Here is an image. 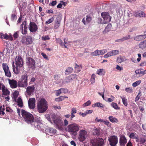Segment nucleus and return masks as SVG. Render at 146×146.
Here are the masks:
<instances>
[{
	"label": "nucleus",
	"instance_id": "f257e3e1",
	"mask_svg": "<svg viewBox=\"0 0 146 146\" xmlns=\"http://www.w3.org/2000/svg\"><path fill=\"white\" fill-rule=\"evenodd\" d=\"M21 111L22 116L25 121L28 123L35 126V122L33 115L23 110H21Z\"/></svg>",
	"mask_w": 146,
	"mask_h": 146
},
{
	"label": "nucleus",
	"instance_id": "f03ea898",
	"mask_svg": "<svg viewBox=\"0 0 146 146\" xmlns=\"http://www.w3.org/2000/svg\"><path fill=\"white\" fill-rule=\"evenodd\" d=\"M37 107L39 113H43L48 109L47 102L44 99L42 98L37 103Z\"/></svg>",
	"mask_w": 146,
	"mask_h": 146
},
{
	"label": "nucleus",
	"instance_id": "7ed1b4c3",
	"mask_svg": "<svg viewBox=\"0 0 146 146\" xmlns=\"http://www.w3.org/2000/svg\"><path fill=\"white\" fill-rule=\"evenodd\" d=\"M80 129L79 125L75 123H73L68 125L67 130L71 135L75 136L77 134V132Z\"/></svg>",
	"mask_w": 146,
	"mask_h": 146
},
{
	"label": "nucleus",
	"instance_id": "20e7f679",
	"mask_svg": "<svg viewBox=\"0 0 146 146\" xmlns=\"http://www.w3.org/2000/svg\"><path fill=\"white\" fill-rule=\"evenodd\" d=\"M90 142L93 146H104L105 144L104 140L101 138L91 139Z\"/></svg>",
	"mask_w": 146,
	"mask_h": 146
},
{
	"label": "nucleus",
	"instance_id": "39448f33",
	"mask_svg": "<svg viewBox=\"0 0 146 146\" xmlns=\"http://www.w3.org/2000/svg\"><path fill=\"white\" fill-rule=\"evenodd\" d=\"M26 64L29 68L34 69L35 68V61L31 57H28L26 60Z\"/></svg>",
	"mask_w": 146,
	"mask_h": 146
},
{
	"label": "nucleus",
	"instance_id": "423d86ee",
	"mask_svg": "<svg viewBox=\"0 0 146 146\" xmlns=\"http://www.w3.org/2000/svg\"><path fill=\"white\" fill-rule=\"evenodd\" d=\"M88 136L86 131L84 130L81 129L79 131L78 138L80 141L83 142L86 140Z\"/></svg>",
	"mask_w": 146,
	"mask_h": 146
},
{
	"label": "nucleus",
	"instance_id": "0eeeda50",
	"mask_svg": "<svg viewBox=\"0 0 146 146\" xmlns=\"http://www.w3.org/2000/svg\"><path fill=\"white\" fill-rule=\"evenodd\" d=\"M108 141L111 146H115L117 143L118 139L116 136L113 135L109 137Z\"/></svg>",
	"mask_w": 146,
	"mask_h": 146
},
{
	"label": "nucleus",
	"instance_id": "6e6552de",
	"mask_svg": "<svg viewBox=\"0 0 146 146\" xmlns=\"http://www.w3.org/2000/svg\"><path fill=\"white\" fill-rule=\"evenodd\" d=\"M53 121L56 127L60 130L62 129V126L63 125V122L60 118H54L53 119Z\"/></svg>",
	"mask_w": 146,
	"mask_h": 146
},
{
	"label": "nucleus",
	"instance_id": "1a4fd4ad",
	"mask_svg": "<svg viewBox=\"0 0 146 146\" xmlns=\"http://www.w3.org/2000/svg\"><path fill=\"white\" fill-rule=\"evenodd\" d=\"M2 66L4 71L5 75L8 77H11V73L7 64L6 63H3L2 64Z\"/></svg>",
	"mask_w": 146,
	"mask_h": 146
},
{
	"label": "nucleus",
	"instance_id": "9d476101",
	"mask_svg": "<svg viewBox=\"0 0 146 146\" xmlns=\"http://www.w3.org/2000/svg\"><path fill=\"white\" fill-rule=\"evenodd\" d=\"M101 15L103 19V23L104 24L107 23L110 21L111 17L108 13H101Z\"/></svg>",
	"mask_w": 146,
	"mask_h": 146
},
{
	"label": "nucleus",
	"instance_id": "9b49d317",
	"mask_svg": "<svg viewBox=\"0 0 146 146\" xmlns=\"http://www.w3.org/2000/svg\"><path fill=\"white\" fill-rule=\"evenodd\" d=\"M27 23L26 21L23 22L21 25L20 27V30L21 31V33L23 34H26L27 32Z\"/></svg>",
	"mask_w": 146,
	"mask_h": 146
},
{
	"label": "nucleus",
	"instance_id": "f8f14e48",
	"mask_svg": "<svg viewBox=\"0 0 146 146\" xmlns=\"http://www.w3.org/2000/svg\"><path fill=\"white\" fill-rule=\"evenodd\" d=\"M21 41L23 43H26L28 45L31 44L33 42L32 38L30 36L24 37L22 38Z\"/></svg>",
	"mask_w": 146,
	"mask_h": 146
},
{
	"label": "nucleus",
	"instance_id": "ddd939ff",
	"mask_svg": "<svg viewBox=\"0 0 146 146\" xmlns=\"http://www.w3.org/2000/svg\"><path fill=\"white\" fill-rule=\"evenodd\" d=\"M35 87L34 86H28L26 88V91L25 93L26 96L33 94L34 92Z\"/></svg>",
	"mask_w": 146,
	"mask_h": 146
},
{
	"label": "nucleus",
	"instance_id": "4468645a",
	"mask_svg": "<svg viewBox=\"0 0 146 146\" xmlns=\"http://www.w3.org/2000/svg\"><path fill=\"white\" fill-rule=\"evenodd\" d=\"M23 59L20 56H17L15 59V64L17 67H22L23 64Z\"/></svg>",
	"mask_w": 146,
	"mask_h": 146
},
{
	"label": "nucleus",
	"instance_id": "2eb2a0df",
	"mask_svg": "<svg viewBox=\"0 0 146 146\" xmlns=\"http://www.w3.org/2000/svg\"><path fill=\"white\" fill-rule=\"evenodd\" d=\"M119 54L118 50H112L110 51L104 55V57L107 58L110 57L118 55Z\"/></svg>",
	"mask_w": 146,
	"mask_h": 146
},
{
	"label": "nucleus",
	"instance_id": "dca6fc26",
	"mask_svg": "<svg viewBox=\"0 0 146 146\" xmlns=\"http://www.w3.org/2000/svg\"><path fill=\"white\" fill-rule=\"evenodd\" d=\"M29 28L31 32L34 33L37 31L38 27L37 25L35 23L31 22L29 25Z\"/></svg>",
	"mask_w": 146,
	"mask_h": 146
},
{
	"label": "nucleus",
	"instance_id": "f3484780",
	"mask_svg": "<svg viewBox=\"0 0 146 146\" xmlns=\"http://www.w3.org/2000/svg\"><path fill=\"white\" fill-rule=\"evenodd\" d=\"M28 104L30 108L34 109L35 107V99L33 98L29 99L28 101Z\"/></svg>",
	"mask_w": 146,
	"mask_h": 146
},
{
	"label": "nucleus",
	"instance_id": "a211bd4d",
	"mask_svg": "<svg viewBox=\"0 0 146 146\" xmlns=\"http://www.w3.org/2000/svg\"><path fill=\"white\" fill-rule=\"evenodd\" d=\"M127 142V140L125 137L124 135H121L120 136L119 143L121 145H124Z\"/></svg>",
	"mask_w": 146,
	"mask_h": 146
},
{
	"label": "nucleus",
	"instance_id": "6ab92c4d",
	"mask_svg": "<svg viewBox=\"0 0 146 146\" xmlns=\"http://www.w3.org/2000/svg\"><path fill=\"white\" fill-rule=\"evenodd\" d=\"M9 84L12 88H15L17 86V82L14 80L8 79Z\"/></svg>",
	"mask_w": 146,
	"mask_h": 146
},
{
	"label": "nucleus",
	"instance_id": "aec40b11",
	"mask_svg": "<svg viewBox=\"0 0 146 146\" xmlns=\"http://www.w3.org/2000/svg\"><path fill=\"white\" fill-rule=\"evenodd\" d=\"M146 38V34L140 35L136 36L134 38V40L137 41H140Z\"/></svg>",
	"mask_w": 146,
	"mask_h": 146
},
{
	"label": "nucleus",
	"instance_id": "412c9836",
	"mask_svg": "<svg viewBox=\"0 0 146 146\" xmlns=\"http://www.w3.org/2000/svg\"><path fill=\"white\" fill-rule=\"evenodd\" d=\"M27 85V81L20 80L18 82L19 86L21 87H26Z\"/></svg>",
	"mask_w": 146,
	"mask_h": 146
},
{
	"label": "nucleus",
	"instance_id": "4be33fe9",
	"mask_svg": "<svg viewBox=\"0 0 146 146\" xmlns=\"http://www.w3.org/2000/svg\"><path fill=\"white\" fill-rule=\"evenodd\" d=\"M2 90L3 94L6 96H9L10 94L9 91L4 85H3L2 88Z\"/></svg>",
	"mask_w": 146,
	"mask_h": 146
},
{
	"label": "nucleus",
	"instance_id": "5701e85b",
	"mask_svg": "<svg viewBox=\"0 0 146 146\" xmlns=\"http://www.w3.org/2000/svg\"><path fill=\"white\" fill-rule=\"evenodd\" d=\"M126 60L125 57L119 56L117 58L116 62L117 63H121L125 61Z\"/></svg>",
	"mask_w": 146,
	"mask_h": 146
},
{
	"label": "nucleus",
	"instance_id": "b1692460",
	"mask_svg": "<svg viewBox=\"0 0 146 146\" xmlns=\"http://www.w3.org/2000/svg\"><path fill=\"white\" fill-rule=\"evenodd\" d=\"M129 137L132 139H135L136 141L138 142L139 141L138 135L135 133H131L130 134Z\"/></svg>",
	"mask_w": 146,
	"mask_h": 146
},
{
	"label": "nucleus",
	"instance_id": "393cba45",
	"mask_svg": "<svg viewBox=\"0 0 146 146\" xmlns=\"http://www.w3.org/2000/svg\"><path fill=\"white\" fill-rule=\"evenodd\" d=\"M100 129L99 128L95 127L93 130V133L94 135L98 136L100 134Z\"/></svg>",
	"mask_w": 146,
	"mask_h": 146
},
{
	"label": "nucleus",
	"instance_id": "a878e982",
	"mask_svg": "<svg viewBox=\"0 0 146 146\" xmlns=\"http://www.w3.org/2000/svg\"><path fill=\"white\" fill-rule=\"evenodd\" d=\"M109 120L112 123H117L118 122V120L115 117H113L112 116H110L109 117Z\"/></svg>",
	"mask_w": 146,
	"mask_h": 146
},
{
	"label": "nucleus",
	"instance_id": "bb28decb",
	"mask_svg": "<svg viewBox=\"0 0 146 146\" xmlns=\"http://www.w3.org/2000/svg\"><path fill=\"white\" fill-rule=\"evenodd\" d=\"M139 47L143 49L146 47V40L141 42L139 44Z\"/></svg>",
	"mask_w": 146,
	"mask_h": 146
},
{
	"label": "nucleus",
	"instance_id": "cd10ccee",
	"mask_svg": "<svg viewBox=\"0 0 146 146\" xmlns=\"http://www.w3.org/2000/svg\"><path fill=\"white\" fill-rule=\"evenodd\" d=\"M92 106L93 107L96 106L100 108H104L105 107V105L100 102H97L93 104Z\"/></svg>",
	"mask_w": 146,
	"mask_h": 146
},
{
	"label": "nucleus",
	"instance_id": "c85d7f7f",
	"mask_svg": "<svg viewBox=\"0 0 146 146\" xmlns=\"http://www.w3.org/2000/svg\"><path fill=\"white\" fill-rule=\"evenodd\" d=\"M13 63H14V62ZM13 72L16 74H19L20 72V71L18 69V67H17V66L16 67H15L14 65V64H13Z\"/></svg>",
	"mask_w": 146,
	"mask_h": 146
},
{
	"label": "nucleus",
	"instance_id": "c756f323",
	"mask_svg": "<svg viewBox=\"0 0 146 146\" xmlns=\"http://www.w3.org/2000/svg\"><path fill=\"white\" fill-rule=\"evenodd\" d=\"M75 71L76 72H78L80 71L82 67L81 66L78 65L77 64H75Z\"/></svg>",
	"mask_w": 146,
	"mask_h": 146
},
{
	"label": "nucleus",
	"instance_id": "7c9ffc66",
	"mask_svg": "<svg viewBox=\"0 0 146 146\" xmlns=\"http://www.w3.org/2000/svg\"><path fill=\"white\" fill-rule=\"evenodd\" d=\"M73 71V69L72 68L69 67L66 70L65 73L66 75H68L72 73Z\"/></svg>",
	"mask_w": 146,
	"mask_h": 146
},
{
	"label": "nucleus",
	"instance_id": "2f4dec72",
	"mask_svg": "<svg viewBox=\"0 0 146 146\" xmlns=\"http://www.w3.org/2000/svg\"><path fill=\"white\" fill-rule=\"evenodd\" d=\"M139 141L141 144L145 143L146 142V136H144L141 137L139 140Z\"/></svg>",
	"mask_w": 146,
	"mask_h": 146
},
{
	"label": "nucleus",
	"instance_id": "473e14b6",
	"mask_svg": "<svg viewBox=\"0 0 146 146\" xmlns=\"http://www.w3.org/2000/svg\"><path fill=\"white\" fill-rule=\"evenodd\" d=\"M140 17H144L145 16V13L143 11H139L137 12V15L136 16Z\"/></svg>",
	"mask_w": 146,
	"mask_h": 146
},
{
	"label": "nucleus",
	"instance_id": "72a5a7b5",
	"mask_svg": "<svg viewBox=\"0 0 146 146\" xmlns=\"http://www.w3.org/2000/svg\"><path fill=\"white\" fill-rule=\"evenodd\" d=\"M122 100V102L123 104L125 106H127V101L126 99L124 96L120 97Z\"/></svg>",
	"mask_w": 146,
	"mask_h": 146
},
{
	"label": "nucleus",
	"instance_id": "f704fd0d",
	"mask_svg": "<svg viewBox=\"0 0 146 146\" xmlns=\"http://www.w3.org/2000/svg\"><path fill=\"white\" fill-rule=\"evenodd\" d=\"M135 73L137 74H142L143 75L146 74V70L144 71H141L138 70L135 71Z\"/></svg>",
	"mask_w": 146,
	"mask_h": 146
},
{
	"label": "nucleus",
	"instance_id": "c9c22d12",
	"mask_svg": "<svg viewBox=\"0 0 146 146\" xmlns=\"http://www.w3.org/2000/svg\"><path fill=\"white\" fill-rule=\"evenodd\" d=\"M48 131L49 133V134L51 135V133H56V131L55 129H53L51 128H49L48 130Z\"/></svg>",
	"mask_w": 146,
	"mask_h": 146
},
{
	"label": "nucleus",
	"instance_id": "e433bc0d",
	"mask_svg": "<svg viewBox=\"0 0 146 146\" xmlns=\"http://www.w3.org/2000/svg\"><path fill=\"white\" fill-rule=\"evenodd\" d=\"M17 102L18 105L20 107H22L23 106V103L22 101V99L20 98H19L17 100Z\"/></svg>",
	"mask_w": 146,
	"mask_h": 146
},
{
	"label": "nucleus",
	"instance_id": "4c0bfd02",
	"mask_svg": "<svg viewBox=\"0 0 146 146\" xmlns=\"http://www.w3.org/2000/svg\"><path fill=\"white\" fill-rule=\"evenodd\" d=\"M27 78L28 76L26 74L23 75L22 76L20 80L27 81Z\"/></svg>",
	"mask_w": 146,
	"mask_h": 146
},
{
	"label": "nucleus",
	"instance_id": "58836bf2",
	"mask_svg": "<svg viewBox=\"0 0 146 146\" xmlns=\"http://www.w3.org/2000/svg\"><path fill=\"white\" fill-rule=\"evenodd\" d=\"M0 36L1 38H4L6 40H7L9 38V36L6 34H3V33H0Z\"/></svg>",
	"mask_w": 146,
	"mask_h": 146
},
{
	"label": "nucleus",
	"instance_id": "ea45409f",
	"mask_svg": "<svg viewBox=\"0 0 146 146\" xmlns=\"http://www.w3.org/2000/svg\"><path fill=\"white\" fill-rule=\"evenodd\" d=\"M77 75L76 74H72L68 77V79L73 80L74 79H77Z\"/></svg>",
	"mask_w": 146,
	"mask_h": 146
},
{
	"label": "nucleus",
	"instance_id": "a19ab883",
	"mask_svg": "<svg viewBox=\"0 0 146 146\" xmlns=\"http://www.w3.org/2000/svg\"><path fill=\"white\" fill-rule=\"evenodd\" d=\"M104 71V69H100L97 70L96 73L99 75H103Z\"/></svg>",
	"mask_w": 146,
	"mask_h": 146
},
{
	"label": "nucleus",
	"instance_id": "79ce46f5",
	"mask_svg": "<svg viewBox=\"0 0 146 146\" xmlns=\"http://www.w3.org/2000/svg\"><path fill=\"white\" fill-rule=\"evenodd\" d=\"M141 82V80H138L132 84V86L134 87H135L139 85Z\"/></svg>",
	"mask_w": 146,
	"mask_h": 146
},
{
	"label": "nucleus",
	"instance_id": "37998d69",
	"mask_svg": "<svg viewBox=\"0 0 146 146\" xmlns=\"http://www.w3.org/2000/svg\"><path fill=\"white\" fill-rule=\"evenodd\" d=\"M99 51L98 50H96L94 52L92 53L91 54V55L93 56L99 55Z\"/></svg>",
	"mask_w": 146,
	"mask_h": 146
},
{
	"label": "nucleus",
	"instance_id": "c03bdc74",
	"mask_svg": "<svg viewBox=\"0 0 146 146\" xmlns=\"http://www.w3.org/2000/svg\"><path fill=\"white\" fill-rule=\"evenodd\" d=\"M96 75L95 74H92L91 78L90 81L92 84L94 83L95 81V78Z\"/></svg>",
	"mask_w": 146,
	"mask_h": 146
},
{
	"label": "nucleus",
	"instance_id": "a18cd8bd",
	"mask_svg": "<svg viewBox=\"0 0 146 146\" xmlns=\"http://www.w3.org/2000/svg\"><path fill=\"white\" fill-rule=\"evenodd\" d=\"M112 27V25L111 24H108L106 27L105 29V31L106 32L109 31L111 29Z\"/></svg>",
	"mask_w": 146,
	"mask_h": 146
},
{
	"label": "nucleus",
	"instance_id": "49530a36",
	"mask_svg": "<svg viewBox=\"0 0 146 146\" xmlns=\"http://www.w3.org/2000/svg\"><path fill=\"white\" fill-rule=\"evenodd\" d=\"M111 106L115 109H119V108L117 104L113 102L111 104Z\"/></svg>",
	"mask_w": 146,
	"mask_h": 146
},
{
	"label": "nucleus",
	"instance_id": "de8ad7c7",
	"mask_svg": "<svg viewBox=\"0 0 146 146\" xmlns=\"http://www.w3.org/2000/svg\"><path fill=\"white\" fill-rule=\"evenodd\" d=\"M19 95V93L17 91H15L14 92L13 94L12 97L14 98V100H15Z\"/></svg>",
	"mask_w": 146,
	"mask_h": 146
},
{
	"label": "nucleus",
	"instance_id": "09e8293b",
	"mask_svg": "<svg viewBox=\"0 0 146 146\" xmlns=\"http://www.w3.org/2000/svg\"><path fill=\"white\" fill-rule=\"evenodd\" d=\"M99 55H101L104 54V53L107 52V50L106 49H103L100 50H99Z\"/></svg>",
	"mask_w": 146,
	"mask_h": 146
},
{
	"label": "nucleus",
	"instance_id": "8fccbe9b",
	"mask_svg": "<svg viewBox=\"0 0 146 146\" xmlns=\"http://www.w3.org/2000/svg\"><path fill=\"white\" fill-rule=\"evenodd\" d=\"M125 90L126 92L129 93H132L133 92V89L132 88L130 87L126 88Z\"/></svg>",
	"mask_w": 146,
	"mask_h": 146
},
{
	"label": "nucleus",
	"instance_id": "3c124183",
	"mask_svg": "<svg viewBox=\"0 0 146 146\" xmlns=\"http://www.w3.org/2000/svg\"><path fill=\"white\" fill-rule=\"evenodd\" d=\"M54 20V18L53 17L51 18L50 19L47 21H46L45 24L46 25H48L52 23Z\"/></svg>",
	"mask_w": 146,
	"mask_h": 146
},
{
	"label": "nucleus",
	"instance_id": "603ef678",
	"mask_svg": "<svg viewBox=\"0 0 146 146\" xmlns=\"http://www.w3.org/2000/svg\"><path fill=\"white\" fill-rule=\"evenodd\" d=\"M60 22L58 21H57L56 22L54 26V28L55 29H57L60 26Z\"/></svg>",
	"mask_w": 146,
	"mask_h": 146
},
{
	"label": "nucleus",
	"instance_id": "864d4df0",
	"mask_svg": "<svg viewBox=\"0 0 146 146\" xmlns=\"http://www.w3.org/2000/svg\"><path fill=\"white\" fill-rule=\"evenodd\" d=\"M122 38V40L123 41L124 40L130 39L131 38V36L130 35H128L123 37Z\"/></svg>",
	"mask_w": 146,
	"mask_h": 146
},
{
	"label": "nucleus",
	"instance_id": "5fc2aeb1",
	"mask_svg": "<svg viewBox=\"0 0 146 146\" xmlns=\"http://www.w3.org/2000/svg\"><path fill=\"white\" fill-rule=\"evenodd\" d=\"M141 94V92H139L138 93V95H137V96H136V97L135 98V102H137L140 99V97H141V94Z\"/></svg>",
	"mask_w": 146,
	"mask_h": 146
},
{
	"label": "nucleus",
	"instance_id": "6e6d98bb",
	"mask_svg": "<svg viewBox=\"0 0 146 146\" xmlns=\"http://www.w3.org/2000/svg\"><path fill=\"white\" fill-rule=\"evenodd\" d=\"M91 104V102L90 101V100H88L83 105V106L84 107L90 105Z\"/></svg>",
	"mask_w": 146,
	"mask_h": 146
},
{
	"label": "nucleus",
	"instance_id": "4d7b16f0",
	"mask_svg": "<svg viewBox=\"0 0 146 146\" xmlns=\"http://www.w3.org/2000/svg\"><path fill=\"white\" fill-rule=\"evenodd\" d=\"M104 123L105 124L108 126V127H111V124L108 121H104Z\"/></svg>",
	"mask_w": 146,
	"mask_h": 146
},
{
	"label": "nucleus",
	"instance_id": "13d9d810",
	"mask_svg": "<svg viewBox=\"0 0 146 146\" xmlns=\"http://www.w3.org/2000/svg\"><path fill=\"white\" fill-rule=\"evenodd\" d=\"M60 91H61V93H66L67 92V90L66 89L61 88L60 89Z\"/></svg>",
	"mask_w": 146,
	"mask_h": 146
},
{
	"label": "nucleus",
	"instance_id": "bf43d9fd",
	"mask_svg": "<svg viewBox=\"0 0 146 146\" xmlns=\"http://www.w3.org/2000/svg\"><path fill=\"white\" fill-rule=\"evenodd\" d=\"M41 55L43 56L44 58L46 59L47 60H48V57L46 56V55L43 52L41 53Z\"/></svg>",
	"mask_w": 146,
	"mask_h": 146
},
{
	"label": "nucleus",
	"instance_id": "052dcab7",
	"mask_svg": "<svg viewBox=\"0 0 146 146\" xmlns=\"http://www.w3.org/2000/svg\"><path fill=\"white\" fill-rule=\"evenodd\" d=\"M49 39V38L48 36H43L42 37V40H48Z\"/></svg>",
	"mask_w": 146,
	"mask_h": 146
},
{
	"label": "nucleus",
	"instance_id": "680f3d73",
	"mask_svg": "<svg viewBox=\"0 0 146 146\" xmlns=\"http://www.w3.org/2000/svg\"><path fill=\"white\" fill-rule=\"evenodd\" d=\"M19 32L18 31L15 32L14 34L13 35V37L15 38H17L18 36V33Z\"/></svg>",
	"mask_w": 146,
	"mask_h": 146
},
{
	"label": "nucleus",
	"instance_id": "e2e57ef3",
	"mask_svg": "<svg viewBox=\"0 0 146 146\" xmlns=\"http://www.w3.org/2000/svg\"><path fill=\"white\" fill-rule=\"evenodd\" d=\"M92 20L91 17L90 16H87L86 17V20L88 22H89Z\"/></svg>",
	"mask_w": 146,
	"mask_h": 146
},
{
	"label": "nucleus",
	"instance_id": "0e129e2a",
	"mask_svg": "<svg viewBox=\"0 0 146 146\" xmlns=\"http://www.w3.org/2000/svg\"><path fill=\"white\" fill-rule=\"evenodd\" d=\"M77 110L76 108H73L72 109L71 113H76Z\"/></svg>",
	"mask_w": 146,
	"mask_h": 146
},
{
	"label": "nucleus",
	"instance_id": "69168bd1",
	"mask_svg": "<svg viewBox=\"0 0 146 146\" xmlns=\"http://www.w3.org/2000/svg\"><path fill=\"white\" fill-rule=\"evenodd\" d=\"M35 80V79L34 78H32L31 80L29 82V85L33 83V82H34Z\"/></svg>",
	"mask_w": 146,
	"mask_h": 146
},
{
	"label": "nucleus",
	"instance_id": "338daca9",
	"mask_svg": "<svg viewBox=\"0 0 146 146\" xmlns=\"http://www.w3.org/2000/svg\"><path fill=\"white\" fill-rule=\"evenodd\" d=\"M116 69L117 70L121 71L123 70V68L119 66L118 65H117L116 67Z\"/></svg>",
	"mask_w": 146,
	"mask_h": 146
},
{
	"label": "nucleus",
	"instance_id": "774afa93",
	"mask_svg": "<svg viewBox=\"0 0 146 146\" xmlns=\"http://www.w3.org/2000/svg\"><path fill=\"white\" fill-rule=\"evenodd\" d=\"M60 89L57 90L56 91V95L57 96H59L60 94L62 93H61V91H60Z\"/></svg>",
	"mask_w": 146,
	"mask_h": 146
}]
</instances>
